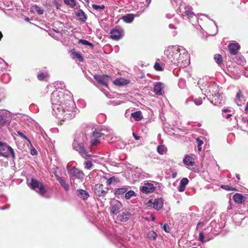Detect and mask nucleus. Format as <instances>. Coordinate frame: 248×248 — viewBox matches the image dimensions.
<instances>
[{"label":"nucleus","instance_id":"nucleus-49","mask_svg":"<svg viewBox=\"0 0 248 248\" xmlns=\"http://www.w3.org/2000/svg\"><path fill=\"white\" fill-rule=\"evenodd\" d=\"M88 41L85 40L80 39L79 40V43L84 45H87L88 44Z\"/></svg>","mask_w":248,"mask_h":248},{"label":"nucleus","instance_id":"nucleus-53","mask_svg":"<svg viewBox=\"0 0 248 248\" xmlns=\"http://www.w3.org/2000/svg\"><path fill=\"white\" fill-rule=\"evenodd\" d=\"M31 154L32 155H36L37 154V152L35 148H33L31 149Z\"/></svg>","mask_w":248,"mask_h":248},{"label":"nucleus","instance_id":"nucleus-17","mask_svg":"<svg viewBox=\"0 0 248 248\" xmlns=\"http://www.w3.org/2000/svg\"><path fill=\"white\" fill-rule=\"evenodd\" d=\"M183 163L188 169H191L194 164V159L189 155H186L183 159Z\"/></svg>","mask_w":248,"mask_h":248},{"label":"nucleus","instance_id":"nucleus-4","mask_svg":"<svg viewBox=\"0 0 248 248\" xmlns=\"http://www.w3.org/2000/svg\"><path fill=\"white\" fill-rule=\"evenodd\" d=\"M64 96L63 93L62 92H54L52 93L51 100L52 104L54 105V107L55 106V110H57L56 106H59V107H61V105L65 104Z\"/></svg>","mask_w":248,"mask_h":248},{"label":"nucleus","instance_id":"nucleus-59","mask_svg":"<svg viewBox=\"0 0 248 248\" xmlns=\"http://www.w3.org/2000/svg\"><path fill=\"white\" fill-rule=\"evenodd\" d=\"M176 174H177V173L176 172H174V173H173L172 174V176L173 178H175L176 176Z\"/></svg>","mask_w":248,"mask_h":248},{"label":"nucleus","instance_id":"nucleus-8","mask_svg":"<svg viewBox=\"0 0 248 248\" xmlns=\"http://www.w3.org/2000/svg\"><path fill=\"white\" fill-rule=\"evenodd\" d=\"M11 119L9 111L5 109L0 110V126L5 125Z\"/></svg>","mask_w":248,"mask_h":248},{"label":"nucleus","instance_id":"nucleus-22","mask_svg":"<svg viewBox=\"0 0 248 248\" xmlns=\"http://www.w3.org/2000/svg\"><path fill=\"white\" fill-rule=\"evenodd\" d=\"M131 216V214L129 212H124L119 217V220L121 222L127 221Z\"/></svg>","mask_w":248,"mask_h":248},{"label":"nucleus","instance_id":"nucleus-58","mask_svg":"<svg viewBox=\"0 0 248 248\" xmlns=\"http://www.w3.org/2000/svg\"><path fill=\"white\" fill-rule=\"evenodd\" d=\"M230 111V110L229 109H223V112H229Z\"/></svg>","mask_w":248,"mask_h":248},{"label":"nucleus","instance_id":"nucleus-15","mask_svg":"<svg viewBox=\"0 0 248 248\" xmlns=\"http://www.w3.org/2000/svg\"><path fill=\"white\" fill-rule=\"evenodd\" d=\"M240 48V45L236 42L232 43L230 44L228 46L229 52L231 55H236Z\"/></svg>","mask_w":248,"mask_h":248},{"label":"nucleus","instance_id":"nucleus-13","mask_svg":"<svg viewBox=\"0 0 248 248\" xmlns=\"http://www.w3.org/2000/svg\"><path fill=\"white\" fill-rule=\"evenodd\" d=\"M69 174L72 177L78 178H82L84 175L82 171L75 167L72 168L68 170Z\"/></svg>","mask_w":248,"mask_h":248},{"label":"nucleus","instance_id":"nucleus-1","mask_svg":"<svg viewBox=\"0 0 248 248\" xmlns=\"http://www.w3.org/2000/svg\"><path fill=\"white\" fill-rule=\"evenodd\" d=\"M165 55L167 56L166 62L170 64H174L181 55L180 48L177 46H169L165 51Z\"/></svg>","mask_w":248,"mask_h":248},{"label":"nucleus","instance_id":"nucleus-26","mask_svg":"<svg viewBox=\"0 0 248 248\" xmlns=\"http://www.w3.org/2000/svg\"><path fill=\"white\" fill-rule=\"evenodd\" d=\"M78 196L83 200H86L89 197V195L87 192L83 189H78L77 190Z\"/></svg>","mask_w":248,"mask_h":248},{"label":"nucleus","instance_id":"nucleus-52","mask_svg":"<svg viewBox=\"0 0 248 248\" xmlns=\"http://www.w3.org/2000/svg\"><path fill=\"white\" fill-rule=\"evenodd\" d=\"M163 230L166 232H168L170 231V228H169V226L167 224H165L163 226Z\"/></svg>","mask_w":248,"mask_h":248},{"label":"nucleus","instance_id":"nucleus-45","mask_svg":"<svg viewBox=\"0 0 248 248\" xmlns=\"http://www.w3.org/2000/svg\"><path fill=\"white\" fill-rule=\"evenodd\" d=\"M188 182L189 181L186 178H183L180 181V184L181 185L186 186L188 184Z\"/></svg>","mask_w":248,"mask_h":248},{"label":"nucleus","instance_id":"nucleus-64","mask_svg":"<svg viewBox=\"0 0 248 248\" xmlns=\"http://www.w3.org/2000/svg\"><path fill=\"white\" fill-rule=\"evenodd\" d=\"M244 62H243V60H241L240 61V62H237V63H239V64H241L242 63H243Z\"/></svg>","mask_w":248,"mask_h":248},{"label":"nucleus","instance_id":"nucleus-32","mask_svg":"<svg viewBox=\"0 0 248 248\" xmlns=\"http://www.w3.org/2000/svg\"><path fill=\"white\" fill-rule=\"evenodd\" d=\"M136 196L135 192L133 190H128L125 193L124 197L126 200H129L131 197Z\"/></svg>","mask_w":248,"mask_h":248},{"label":"nucleus","instance_id":"nucleus-19","mask_svg":"<svg viewBox=\"0 0 248 248\" xmlns=\"http://www.w3.org/2000/svg\"><path fill=\"white\" fill-rule=\"evenodd\" d=\"M163 84L161 82H157L154 87V91L157 95H161L163 93Z\"/></svg>","mask_w":248,"mask_h":248},{"label":"nucleus","instance_id":"nucleus-6","mask_svg":"<svg viewBox=\"0 0 248 248\" xmlns=\"http://www.w3.org/2000/svg\"><path fill=\"white\" fill-rule=\"evenodd\" d=\"M176 62L174 63V65L179 66L180 67H185L190 63L189 57L187 53L184 52L177 59Z\"/></svg>","mask_w":248,"mask_h":248},{"label":"nucleus","instance_id":"nucleus-18","mask_svg":"<svg viewBox=\"0 0 248 248\" xmlns=\"http://www.w3.org/2000/svg\"><path fill=\"white\" fill-rule=\"evenodd\" d=\"M55 178H56L57 180L59 182L60 184L61 185L62 187H63V188L67 191L69 189V185L66 183L65 180L63 179L62 177H60L57 174L55 175Z\"/></svg>","mask_w":248,"mask_h":248},{"label":"nucleus","instance_id":"nucleus-34","mask_svg":"<svg viewBox=\"0 0 248 248\" xmlns=\"http://www.w3.org/2000/svg\"><path fill=\"white\" fill-rule=\"evenodd\" d=\"M214 59L216 62L219 65L222 63L223 59L222 56L220 54H215L214 56Z\"/></svg>","mask_w":248,"mask_h":248},{"label":"nucleus","instance_id":"nucleus-21","mask_svg":"<svg viewBox=\"0 0 248 248\" xmlns=\"http://www.w3.org/2000/svg\"><path fill=\"white\" fill-rule=\"evenodd\" d=\"M153 204L154 208L159 210L163 207V201L161 199H156L155 200Z\"/></svg>","mask_w":248,"mask_h":248},{"label":"nucleus","instance_id":"nucleus-42","mask_svg":"<svg viewBox=\"0 0 248 248\" xmlns=\"http://www.w3.org/2000/svg\"><path fill=\"white\" fill-rule=\"evenodd\" d=\"M154 68L156 71H162L163 70L160 64L158 62L155 63Z\"/></svg>","mask_w":248,"mask_h":248},{"label":"nucleus","instance_id":"nucleus-57","mask_svg":"<svg viewBox=\"0 0 248 248\" xmlns=\"http://www.w3.org/2000/svg\"><path fill=\"white\" fill-rule=\"evenodd\" d=\"M87 45L90 46L91 48H93V45L90 42H88V44Z\"/></svg>","mask_w":248,"mask_h":248},{"label":"nucleus","instance_id":"nucleus-28","mask_svg":"<svg viewBox=\"0 0 248 248\" xmlns=\"http://www.w3.org/2000/svg\"><path fill=\"white\" fill-rule=\"evenodd\" d=\"M122 19L126 23H131L134 20V16L133 14H129L122 16Z\"/></svg>","mask_w":248,"mask_h":248},{"label":"nucleus","instance_id":"nucleus-40","mask_svg":"<svg viewBox=\"0 0 248 248\" xmlns=\"http://www.w3.org/2000/svg\"><path fill=\"white\" fill-rule=\"evenodd\" d=\"M117 179L114 176L111 177L108 179L107 181V184L108 186L110 185L113 182H118Z\"/></svg>","mask_w":248,"mask_h":248},{"label":"nucleus","instance_id":"nucleus-43","mask_svg":"<svg viewBox=\"0 0 248 248\" xmlns=\"http://www.w3.org/2000/svg\"><path fill=\"white\" fill-rule=\"evenodd\" d=\"M99 143H100V141H99V140H98V139H95V138L94 139H92L91 140V146L92 147H93L94 146H96Z\"/></svg>","mask_w":248,"mask_h":248},{"label":"nucleus","instance_id":"nucleus-50","mask_svg":"<svg viewBox=\"0 0 248 248\" xmlns=\"http://www.w3.org/2000/svg\"><path fill=\"white\" fill-rule=\"evenodd\" d=\"M51 5L56 7L57 9H60L59 5L57 1H54L51 4Z\"/></svg>","mask_w":248,"mask_h":248},{"label":"nucleus","instance_id":"nucleus-29","mask_svg":"<svg viewBox=\"0 0 248 248\" xmlns=\"http://www.w3.org/2000/svg\"><path fill=\"white\" fill-rule=\"evenodd\" d=\"M131 116L136 121H140L143 118V116L140 111H137L135 112L131 113Z\"/></svg>","mask_w":248,"mask_h":248},{"label":"nucleus","instance_id":"nucleus-9","mask_svg":"<svg viewBox=\"0 0 248 248\" xmlns=\"http://www.w3.org/2000/svg\"><path fill=\"white\" fill-rule=\"evenodd\" d=\"M73 145L74 149L85 159H87V157L91 156L90 155L88 154L85 147L81 143L74 142Z\"/></svg>","mask_w":248,"mask_h":248},{"label":"nucleus","instance_id":"nucleus-47","mask_svg":"<svg viewBox=\"0 0 248 248\" xmlns=\"http://www.w3.org/2000/svg\"><path fill=\"white\" fill-rule=\"evenodd\" d=\"M199 240L202 243L205 242L204 235L202 232H201L199 234Z\"/></svg>","mask_w":248,"mask_h":248},{"label":"nucleus","instance_id":"nucleus-11","mask_svg":"<svg viewBox=\"0 0 248 248\" xmlns=\"http://www.w3.org/2000/svg\"><path fill=\"white\" fill-rule=\"evenodd\" d=\"M122 207V204L121 202L118 200H116L112 202L110 206V213L113 215L118 214Z\"/></svg>","mask_w":248,"mask_h":248},{"label":"nucleus","instance_id":"nucleus-12","mask_svg":"<svg viewBox=\"0 0 248 248\" xmlns=\"http://www.w3.org/2000/svg\"><path fill=\"white\" fill-rule=\"evenodd\" d=\"M110 38L116 41L120 40L124 36L123 31L116 29H112L110 32Z\"/></svg>","mask_w":248,"mask_h":248},{"label":"nucleus","instance_id":"nucleus-56","mask_svg":"<svg viewBox=\"0 0 248 248\" xmlns=\"http://www.w3.org/2000/svg\"><path fill=\"white\" fill-rule=\"evenodd\" d=\"M245 110L246 111H248V102L247 103L246 106L245 108Z\"/></svg>","mask_w":248,"mask_h":248},{"label":"nucleus","instance_id":"nucleus-14","mask_svg":"<svg viewBox=\"0 0 248 248\" xmlns=\"http://www.w3.org/2000/svg\"><path fill=\"white\" fill-rule=\"evenodd\" d=\"M140 189L143 193L147 194L153 192L155 190V187L153 184L147 183H145L144 186L140 187Z\"/></svg>","mask_w":248,"mask_h":248},{"label":"nucleus","instance_id":"nucleus-16","mask_svg":"<svg viewBox=\"0 0 248 248\" xmlns=\"http://www.w3.org/2000/svg\"><path fill=\"white\" fill-rule=\"evenodd\" d=\"M185 6V3H182L180 5L179 9L181 10L183 6ZM184 9L185 10V14L188 18H193L195 15V14L192 11V8L190 6H185Z\"/></svg>","mask_w":248,"mask_h":248},{"label":"nucleus","instance_id":"nucleus-24","mask_svg":"<svg viewBox=\"0 0 248 248\" xmlns=\"http://www.w3.org/2000/svg\"><path fill=\"white\" fill-rule=\"evenodd\" d=\"M127 191V188L126 187H122L115 188L114 189V194L116 196H122Z\"/></svg>","mask_w":248,"mask_h":248},{"label":"nucleus","instance_id":"nucleus-36","mask_svg":"<svg viewBox=\"0 0 248 248\" xmlns=\"http://www.w3.org/2000/svg\"><path fill=\"white\" fill-rule=\"evenodd\" d=\"M92 7L94 10L96 11H100L101 10H103L105 6L104 5H99L96 4H93Z\"/></svg>","mask_w":248,"mask_h":248},{"label":"nucleus","instance_id":"nucleus-46","mask_svg":"<svg viewBox=\"0 0 248 248\" xmlns=\"http://www.w3.org/2000/svg\"><path fill=\"white\" fill-rule=\"evenodd\" d=\"M157 152L160 154H163L165 151V149H164V147L163 146H158L157 147Z\"/></svg>","mask_w":248,"mask_h":248},{"label":"nucleus","instance_id":"nucleus-61","mask_svg":"<svg viewBox=\"0 0 248 248\" xmlns=\"http://www.w3.org/2000/svg\"><path fill=\"white\" fill-rule=\"evenodd\" d=\"M198 150L199 152H201L202 150L201 146H198Z\"/></svg>","mask_w":248,"mask_h":248},{"label":"nucleus","instance_id":"nucleus-25","mask_svg":"<svg viewBox=\"0 0 248 248\" xmlns=\"http://www.w3.org/2000/svg\"><path fill=\"white\" fill-rule=\"evenodd\" d=\"M72 58H77L79 62H83V58L79 52H76L74 49L70 50V51Z\"/></svg>","mask_w":248,"mask_h":248},{"label":"nucleus","instance_id":"nucleus-60","mask_svg":"<svg viewBox=\"0 0 248 248\" xmlns=\"http://www.w3.org/2000/svg\"><path fill=\"white\" fill-rule=\"evenodd\" d=\"M3 98V95L2 94L0 93V102L2 100Z\"/></svg>","mask_w":248,"mask_h":248},{"label":"nucleus","instance_id":"nucleus-41","mask_svg":"<svg viewBox=\"0 0 248 248\" xmlns=\"http://www.w3.org/2000/svg\"><path fill=\"white\" fill-rule=\"evenodd\" d=\"M17 134L21 138L27 140L30 143H31V140L26 137L25 135H24L21 132L18 131H17Z\"/></svg>","mask_w":248,"mask_h":248},{"label":"nucleus","instance_id":"nucleus-30","mask_svg":"<svg viewBox=\"0 0 248 248\" xmlns=\"http://www.w3.org/2000/svg\"><path fill=\"white\" fill-rule=\"evenodd\" d=\"M49 77L47 72H40L37 75L38 79L40 81H43Z\"/></svg>","mask_w":248,"mask_h":248},{"label":"nucleus","instance_id":"nucleus-20","mask_svg":"<svg viewBox=\"0 0 248 248\" xmlns=\"http://www.w3.org/2000/svg\"><path fill=\"white\" fill-rule=\"evenodd\" d=\"M234 201L237 203H242L246 201L247 198L240 193H236L233 196Z\"/></svg>","mask_w":248,"mask_h":248},{"label":"nucleus","instance_id":"nucleus-27","mask_svg":"<svg viewBox=\"0 0 248 248\" xmlns=\"http://www.w3.org/2000/svg\"><path fill=\"white\" fill-rule=\"evenodd\" d=\"M236 103L238 106H240L241 103L245 101L244 95H243L241 91H239L236 94Z\"/></svg>","mask_w":248,"mask_h":248},{"label":"nucleus","instance_id":"nucleus-35","mask_svg":"<svg viewBox=\"0 0 248 248\" xmlns=\"http://www.w3.org/2000/svg\"><path fill=\"white\" fill-rule=\"evenodd\" d=\"M221 187L227 191H237V189L231 185H221Z\"/></svg>","mask_w":248,"mask_h":248},{"label":"nucleus","instance_id":"nucleus-48","mask_svg":"<svg viewBox=\"0 0 248 248\" xmlns=\"http://www.w3.org/2000/svg\"><path fill=\"white\" fill-rule=\"evenodd\" d=\"M196 141L197 142L198 146H201L202 145L203 143V141L199 138L196 139Z\"/></svg>","mask_w":248,"mask_h":248},{"label":"nucleus","instance_id":"nucleus-51","mask_svg":"<svg viewBox=\"0 0 248 248\" xmlns=\"http://www.w3.org/2000/svg\"><path fill=\"white\" fill-rule=\"evenodd\" d=\"M186 189V186L181 185L180 184V186L178 187V190L180 192H183Z\"/></svg>","mask_w":248,"mask_h":248},{"label":"nucleus","instance_id":"nucleus-38","mask_svg":"<svg viewBox=\"0 0 248 248\" xmlns=\"http://www.w3.org/2000/svg\"><path fill=\"white\" fill-rule=\"evenodd\" d=\"M113 83L118 86H121L124 84V81L121 79H116L113 81Z\"/></svg>","mask_w":248,"mask_h":248},{"label":"nucleus","instance_id":"nucleus-31","mask_svg":"<svg viewBox=\"0 0 248 248\" xmlns=\"http://www.w3.org/2000/svg\"><path fill=\"white\" fill-rule=\"evenodd\" d=\"M31 11L33 13L36 12L39 15H42L44 13V10L36 5L31 7Z\"/></svg>","mask_w":248,"mask_h":248},{"label":"nucleus","instance_id":"nucleus-7","mask_svg":"<svg viewBox=\"0 0 248 248\" xmlns=\"http://www.w3.org/2000/svg\"><path fill=\"white\" fill-rule=\"evenodd\" d=\"M109 188L101 184H97L94 188L95 194L99 197H105L108 193Z\"/></svg>","mask_w":248,"mask_h":248},{"label":"nucleus","instance_id":"nucleus-10","mask_svg":"<svg viewBox=\"0 0 248 248\" xmlns=\"http://www.w3.org/2000/svg\"><path fill=\"white\" fill-rule=\"evenodd\" d=\"M94 78L97 83L105 87L108 86V82L111 79L110 77L107 75H96L94 76Z\"/></svg>","mask_w":248,"mask_h":248},{"label":"nucleus","instance_id":"nucleus-39","mask_svg":"<svg viewBox=\"0 0 248 248\" xmlns=\"http://www.w3.org/2000/svg\"><path fill=\"white\" fill-rule=\"evenodd\" d=\"M104 134L100 132H98L96 130H95L93 133V137L95 139H98V138L101 137Z\"/></svg>","mask_w":248,"mask_h":248},{"label":"nucleus","instance_id":"nucleus-63","mask_svg":"<svg viewBox=\"0 0 248 248\" xmlns=\"http://www.w3.org/2000/svg\"><path fill=\"white\" fill-rule=\"evenodd\" d=\"M236 177H237V178L238 180H240V175H239V174H236Z\"/></svg>","mask_w":248,"mask_h":248},{"label":"nucleus","instance_id":"nucleus-37","mask_svg":"<svg viewBox=\"0 0 248 248\" xmlns=\"http://www.w3.org/2000/svg\"><path fill=\"white\" fill-rule=\"evenodd\" d=\"M84 168L87 170L90 169L93 166L92 162L91 161H87L84 162Z\"/></svg>","mask_w":248,"mask_h":248},{"label":"nucleus","instance_id":"nucleus-5","mask_svg":"<svg viewBox=\"0 0 248 248\" xmlns=\"http://www.w3.org/2000/svg\"><path fill=\"white\" fill-rule=\"evenodd\" d=\"M0 155L4 157H8L10 154H11L13 158H15V154L13 149L11 147L8 145L6 143H0Z\"/></svg>","mask_w":248,"mask_h":248},{"label":"nucleus","instance_id":"nucleus-44","mask_svg":"<svg viewBox=\"0 0 248 248\" xmlns=\"http://www.w3.org/2000/svg\"><path fill=\"white\" fill-rule=\"evenodd\" d=\"M64 3L67 5H70L71 7H73L76 5V1H63Z\"/></svg>","mask_w":248,"mask_h":248},{"label":"nucleus","instance_id":"nucleus-2","mask_svg":"<svg viewBox=\"0 0 248 248\" xmlns=\"http://www.w3.org/2000/svg\"><path fill=\"white\" fill-rule=\"evenodd\" d=\"M56 109L58 112L55 110V106H54L53 110L56 117L63 121L71 120L73 117V111L71 110H66V108H64L63 106L57 107Z\"/></svg>","mask_w":248,"mask_h":248},{"label":"nucleus","instance_id":"nucleus-62","mask_svg":"<svg viewBox=\"0 0 248 248\" xmlns=\"http://www.w3.org/2000/svg\"><path fill=\"white\" fill-rule=\"evenodd\" d=\"M231 116H232V114H229L227 115L226 118L227 119L230 118Z\"/></svg>","mask_w":248,"mask_h":248},{"label":"nucleus","instance_id":"nucleus-54","mask_svg":"<svg viewBox=\"0 0 248 248\" xmlns=\"http://www.w3.org/2000/svg\"><path fill=\"white\" fill-rule=\"evenodd\" d=\"M133 135L136 140H139L140 139V137L138 136L135 133H133Z\"/></svg>","mask_w":248,"mask_h":248},{"label":"nucleus","instance_id":"nucleus-3","mask_svg":"<svg viewBox=\"0 0 248 248\" xmlns=\"http://www.w3.org/2000/svg\"><path fill=\"white\" fill-rule=\"evenodd\" d=\"M30 186L31 188L42 196L45 195L47 192L45 186L42 183L33 178H32L31 180Z\"/></svg>","mask_w":248,"mask_h":248},{"label":"nucleus","instance_id":"nucleus-33","mask_svg":"<svg viewBox=\"0 0 248 248\" xmlns=\"http://www.w3.org/2000/svg\"><path fill=\"white\" fill-rule=\"evenodd\" d=\"M157 235L153 231H149L147 233V236L151 240H155Z\"/></svg>","mask_w":248,"mask_h":248},{"label":"nucleus","instance_id":"nucleus-55","mask_svg":"<svg viewBox=\"0 0 248 248\" xmlns=\"http://www.w3.org/2000/svg\"><path fill=\"white\" fill-rule=\"evenodd\" d=\"M203 223L201 222H199L198 224H197V227H196V230H198V228H199V227H200V225H203Z\"/></svg>","mask_w":248,"mask_h":248},{"label":"nucleus","instance_id":"nucleus-23","mask_svg":"<svg viewBox=\"0 0 248 248\" xmlns=\"http://www.w3.org/2000/svg\"><path fill=\"white\" fill-rule=\"evenodd\" d=\"M76 15L78 18V19L82 22H85L87 19V17L85 13L81 10H78L76 13Z\"/></svg>","mask_w":248,"mask_h":248}]
</instances>
